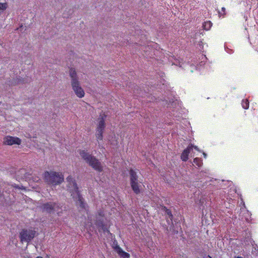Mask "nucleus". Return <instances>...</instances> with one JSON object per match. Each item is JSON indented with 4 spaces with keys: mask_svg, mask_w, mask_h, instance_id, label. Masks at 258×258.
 Here are the masks:
<instances>
[{
    "mask_svg": "<svg viewBox=\"0 0 258 258\" xmlns=\"http://www.w3.org/2000/svg\"><path fill=\"white\" fill-rule=\"evenodd\" d=\"M95 225L99 228L102 230L104 232H109L107 228L105 225L103 220L102 219H97L95 222Z\"/></svg>",
    "mask_w": 258,
    "mask_h": 258,
    "instance_id": "11",
    "label": "nucleus"
},
{
    "mask_svg": "<svg viewBox=\"0 0 258 258\" xmlns=\"http://www.w3.org/2000/svg\"><path fill=\"white\" fill-rule=\"evenodd\" d=\"M36 233V231L32 229H23L19 235L21 242L29 243L35 237Z\"/></svg>",
    "mask_w": 258,
    "mask_h": 258,
    "instance_id": "8",
    "label": "nucleus"
},
{
    "mask_svg": "<svg viewBox=\"0 0 258 258\" xmlns=\"http://www.w3.org/2000/svg\"><path fill=\"white\" fill-rule=\"evenodd\" d=\"M66 179L68 182V190L71 194L74 200L76 201L77 205L79 206L82 209L86 210L87 204L80 193L75 180L71 176H69Z\"/></svg>",
    "mask_w": 258,
    "mask_h": 258,
    "instance_id": "1",
    "label": "nucleus"
},
{
    "mask_svg": "<svg viewBox=\"0 0 258 258\" xmlns=\"http://www.w3.org/2000/svg\"><path fill=\"white\" fill-rule=\"evenodd\" d=\"M23 26L21 25L19 28H17V30H20V31H22Z\"/></svg>",
    "mask_w": 258,
    "mask_h": 258,
    "instance_id": "21",
    "label": "nucleus"
},
{
    "mask_svg": "<svg viewBox=\"0 0 258 258\" xmlns=\"http://www.w3.org/2000/svg\"><path fill=\"white\" fill-rule=\"evenodd\" d=\"M129 173L131 187L135 194H139L141 192L140 187H141L142 182L138 180V176L134 170L131 169Z\"/></svg>",
    "mask_w": 258,
    "mask_h": 258,
    "instance_id": "6",
    "label": "nucleus"
},
{
    "mask_svg": "<svg viewBox=\"0 0 258 258\" xmlns=\"http://www.w3.org/2000/svg\"><path fill=\"white\" fill-rule=\"evenodd\" d=\"M167 222L169 223V220H167Z\"/></svg>",
    "mask_w": 258,
    "mask_h": 258,
    "instance_id": "27",
    "label": "nucleus"
},
{
    "mask_svg": "<svg viewBox=\"0 0 258 258\" xmlns=\"http://www.w3.org/2000/svg\"><path fill=\"white\" fill-rule=\"evenodd\" d=\"M8 8V4L7 3H0V14L3 13Z\"/></svg>",
    "mask_w": 258,
    "mask_h": 258,
    "instance_id": "15",
    "label": "nucleus"
},
{
    "mask_svg": "<svg viewBox=\"0 0 258 258\" xmlns=\"http://www.w3.org/2000/svg\"><path fill=\"white\" fill-rule=\"evenodd\" d=\"M21 143V140L19 138L11 136L6 137L4 140V143L8 145H20Z\"/></svg>",
    "mask_w": 258,
    "mask_h": 258,
    "instance_id": "9",
    "label": "nucleus"
},
{
    "mask_svg": "<svg viewBox=\"0 0 258 258\" xmlns=\"http://www.w3.org/2000/svg\"><path fill=\"white\" fill-rule=\"evenodd\" d=\"M212 25V23L210 21H207L203 24V27L205 30H209L211 28Z\"/></svg>",
    "mask_w": 258,
    "mask_h": 258,
    "instance_id": "14",
    "label": "nucleus"
},
{
    "mask_svg": "<svg viewBox=\"0 0 258 258\" xmlns=\"http://www.w3.org/2000/svg\"><path fill=\"white\" fill-rule=\"evenodd\" d=\"M162 210L165 212V214H167L168 218L170 219V221L172 222L173 215L171 213V211L165 206L163 207Z\"/></svg>",
    "mask_w": 258,
    "mask_h": 258,
    "instance_id": "13",
    "label": "nucleus"
},
{
    "mask_svg": "<svg viewBox=\"0 0 258 258\" xmlns=\"http://www.w3.org/2000/svg\"><path fill=\"white\" fill-rule=\"evenodd\" d=\"M194 163L198 167H201L203 164L202 159L199 158H195L194 160Z\"/></svg>",
    "mask_w": 258,
    "mask_h": 258,
    "instance_id": "16",
    "label": "nucleus"
},
{
    "mask_svg": "<svg viewBox=\"0 0 258 258\" xmlns=\"http://www.w3.org/2000/svg\"><path fill=\"white\" fill-rule=\"evenodd\" d=\"M19 188H23V186H22V187H19Z\"/></svg>",
    "mask_w": 258,
    "mask_h": 258,
    "instance_id": "25",
    "label": "nucleus"
},
{
    "mask_svg": "<svg viewBox=\"0 0 258 258\" xmlns=\"http://www.w3.org/2000/svg\"><path fill=\"white\" fill-rule=\"evenodd\" d=\"M36 258H43V257L41 256H37Z\"/></svg>",
    "mask_w": 258,
    "mask_h": 258,
    "instance_id": "24",
    "label": "nucleus"
},
{
    "mask_svg": "<svg viewBox=\"0 0 258 258\" xmlns=\"http://www.w3.org/2000/svg\"><path fill=\"white\" fill-rule=\"evenodd\" d=\"M190 147L191 148V149H192V148H194L196 150L199 151L198 147L196 146L191 145V146Z\"/></svg>",
    "mask_w": 258,
    "mask_h": 258,
    "instance_id": "19",
    "label": "nucleus"
},
{
    "mask_svg": "<svg viewBox=\"0 0 258 258\" xmlns=\"http://www.w3.org/2000/svg\"><path fill=\"white\" fill-rule=\"evenodd\" d=\"M234 258H243V257L238 256H235Z\"/></svg>",
    "mask_w": 258,
    "mask_h": 258,
    "instance_id": "23",
    "label": "nucleus"
},
{
    "mask_svg": "<svg viewBox=\"0 0 258 258\" xmlns=\"http://www.w3.org/2000/svg\"><path fill=\"white\" fill-rule=\"evenodd\" d=\"M98 214L99 216H101V217H103L104 214H103V212L101 211H99L98 212Z\"/></svg>",
    "mask_w": 258,
    "mask_h": 258,
    "instance_id": "20",
    "label": "nucleus"
},
{
    "mask_svg": "<svg viewBox=\"0 0 258 258\" xmlns=\"http://www.w3.org/2000/svg\"><path fill=\"white\" fill-rule=\"evenodd\" d=\"M203 155H204V157H205V158H206V157H207V154H206V153H204H204H203Z\"/></svg>",
    "mask_w": 258,
    "mask_h": 258,
    "instance_id": "22",
    "label": "nucleus"
},
{
    "mask_svg": "<svg viewBox=\"0 0 258 258\" xmlns=\"http://www.w3.org/2000/svg\"><path fill=\"white\" fill-rule=\"evenodd\" d=\"M114 249L115 251L118 254V255L122 258H129L130 255L129 253L124 251L119 245H116L114 247Z\"/></svg>",
    "mask_w": 258,
    "mask_h": 258,
    "instance_id": "10",
    "label": "nucleus"
},
{
    "mask_svg": "<svg viewBox=\"0 0 258 258\" xmlns=\"http://www.w3.org/2000/svg\"><path fill=\"white\" fill-rule=\"evenodd\" d=\"M219 15L220 16H224L226 14L225 13V8L224 7L222 8L221 9V12L219 11Z\"/></svg>",
    "mask_w": 258,
    "mask_h": 258,
    "instance_id": "18",
    "label": "nucleus"
},
{
    "mask_svg": "<svg viewBox=\"0 0 258 258\" xmlns=\"http://www.w3.org/2000/svg\"><path fill=\"white\" fill-rule=\"evenodd\" d=\"M241 105L244 109H247L249 107V101L247 99L243 100L241 102Z\"/></svg>",
    "mask_w": 258,
    "mask_h": 258,
    "instance_id": "17",
    "label": "nucleus"
},
{
    "mask_svg": "<svg viewBox=\"0 0 258 258\" xmlns=\"http://www.w3.org/2000/svg\"><path fill=\"white\" fill-rule=\"evenodd\" d=\"M106 117V115L104 113L101 114L97 119L96 137L98 141H101L103 139V133L105 127Z\"/></svg>",
    "mask_w": 258,
    "mask_h": 258,
    "instance_id": "7",
    "label": "nucleus"
},
{
    "mask_svg": "<svg viewBox=\"0 0 258 258\" xmlns=\"http://www.w3.org/2000/svg\"><path fill=\"white\" fill-rule=\"evenodd\" d=\"M69 75L71 79V86L75 94L79 98H83L85 95V92L81 86L79 77L75 69H70Z\"/></svg>",
    "mask_w": 258,
    "mask_h": 258,
    "instance_id": "3",
    "label": "nucleus"
},
{
    "mask_svg": "<svg viewBox=\"0 0 258 258\" xmlns=\"http://www.w3.org/2000/svg\"><path fill=\"white\" fill-rule=\"evenodd\" d=\"M79 153L81 158L95 170L101 172L103 171V166L99 160L95 156L85 150H79Z\"/></svg>",
    "mask_w": 258,
    "mask_h": 258,
    "instance_id": "2",
    "label": "nucleus"
},
{
    "mask_svg": "<svg viewBox=\"0 0 258 258\" xmlns=\"http://www.w3.org/2000/svg\"><path fill=\"white\" fill-rule=\"evenodd\" d=\"M45 182L49 185H56L63 181V175L59 172L45 171L44 173Z\"/></svg>",
    "mask_w": 258,
    "mask_h": 258,
    "instance_id": "4",
    "label": "nucleus"
},
{
    "mask_svg": "<svg viewBox=\"0 0 258 258\" xmlns=\"http://www.w3.org/2000/svg\"><path fill=\"white\" fill-rule=\"evenodd\" d=\"M41 209L43 212H46L49 214L57 213L59 214L61 213L62 209L61 206L60 204L55 202H47L42 204L40 206Z\"/></svg>",
    "mask_w": 258,
    "mask_h": 258,
    "instance_id": "5",
    "label": "nucleus"
},
{
    "mask_svg": "<svg viewBox=\"0 0 258 258\" xmlns=\"http://www.w3.org/2000/svg\"><path fill=\"white\" fill-rule=\"evenodd\" d=\"M208 257H209V258H212V257H211V256H210V255H208Z\"/></svg>",
    "mask_w": 258,
    "mask_h": 258,
    "instance_id": "26",
    "label": "nucleus"
},
{
    "mask_svg": "<svg viewBox=\"0 0 258 258\" xmlns=\"http://www.w3.org/2000/svg\"><path fill=\"white\" fill-rule=\"evenodd\" d=\"M191 150L190 147H188L183 150L181 155V159L183 161H186L188 158V154L190 153Z\"/></svg>",
    "mask_w": 258,
    "mask_h": 258,
    "instance_id": "12",
    "label": "nucleus"
}]
</instances>
